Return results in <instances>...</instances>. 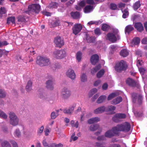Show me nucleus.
I'll return each mask as SVG.
<instances>
[{"instance_id":"obj_28","label":"nucleus","mask_w":147,"mask_h":147,"mask_svg":"<svg viewBox=\"0 0 147 147\" xmlns=\"http://www.w3.org/2000/svg\"><path fill=\"white\" fill-rule=\"evenodd\" d=\"M1 145L2 147H11L10 143L6 141H4L2 142Z\"/></svg>"},{"instance_id":"obj_41","label":"nucleus","mask_w":147,"mask_h":147,"mask_svg":"<svg viewBox=\"0 0 147 147\" xmlns=\"http://www.w3.org/2000/svg\"><path fill=\"white\" fill-rule=\"evenodd\" d=\"M6 94L5 91L0 89V98H3L6 96Z\"/></svg>"},{"instance_id":"obj_7","label":"nucleus","mask_w":147,"mask_h":147,"mask_svg":"<svg viewBox=\"0 0 147 147\" xmlns=\"http://www.w3.org/2000/svg\"><path fill=\"white\" fill-rule=\"evenodd\" d=\"M66 52L64 50H56L53 52L54 57L58 59H61L66 56Z\"/></svg>"},{"instance_id":"obj_16","label":"nucleus","mask_w":147,"mask_h":147,"mask_svg":"<svg viewBox=\"0 0 147 147\" xmlns=\"http://www.w3.org/2000/svg\"><path fill=\"white\" fill-rule=\"evenodd\" d=\"M38 97L43 100H47L48 98V96L46 93L44 92H41L39 93Z\"/></svg>"},{"instance_id":"obj_12","label":"nucleus","mask_w":147,"mask_h":147,"mask_svg":"<svg viewBox=\"0 0 147 147\" xmlns=\"http://www.w3.org/2000/svg\"><path fill=\"white\" fill-rule=\"evenodd\" d=\"M82 28V26L80 24H75L72 28L73 34L76 35L81 31Z\"/></svg>"},{"instance_id":"obj_46","label":"nucleus","mask_w":147,"mask_h":147,"mask_svg":"<svg viewBox=\"0 0 147 147\" xmlns=\"http://www.w3.org/2000/svg\"><path fill=\"white\" fill-rule=\"evenodd\" d=\"M110 8L112 10H115L117 9V6L115 3H112L110 4Z\"/></svg>"},{"instance_id":"obj_14","label":"nucleus","mask_w":147,"mask_h":147,"mask_svg":"<svg viewBox=\"0 0 147 147\" xmlns=\"http://www.w3.org/2000/svg\"><path fill=\"white\" fill-rule=\"evenodd\" d=\"M90 60L91 63L95 65L99 61V56L97 54H94L91 56Z\"/></svg>"},{"instance_id":"obj_59","label":"nucleus","mask_w":147,"mask_h":147,"mask_svg":"<svg viewBox=\"0 0 147 147\" xmlns=\"http://www.w3.org/2000/svg\"><path fill=\"white\" fill-rule=\"evenodd\" d=\"M108 87V85L107 83H105L104 84L102 87V89L104 90H106Z\"/></svg>"},{"instance_id":"obj_55","label":"nucleus","mask_w":147,"mask_h":147,"mask_svg":"<svg viewBox=\"0 0 147 147\" xmlns=\"http://www.w3.org/2000/svg\"><path fill=\"white\" fill-rule=\"evenodd\" d=\"M97 130H98V131L94 133V134L96 136H98L100 134L102 131V128L100 127Z\"/></svg>"},{"instance_id":"obj_21","label":"nucleus","mask_w":147,"mask_h":147,"mask_svg":"<svg viewBox=\"0 0 147 147\" xmlns=\"http://www.w3.org/2000/svg\"><path fill=\"white\" fill-rule=\"evenodd\" d=\"M100 126L98 124H92L89 127V130L92 131H94L99 128Z\"/></svg>"},{"instance_id":"obj_48","label":"nucleus","mask_w":147,"mask_h":147,"mask_svg":"<svg viewBox=\"0 0 147 147\" xmlns=\"http://www.w3.org/2000/svg\"><path fill=\"white\" fill-rule=\"evenodd\" d=\"M67 77L72 80H74L76 78L75 74H66Z\"/></svg>"},{"instance_id":"obj_1","label":"nucleus","mask_w":147,"mask_h":147,"mask_svg":"<svg viewBox=\"0 0 147 147\" xmlns=\"http://www.w3.org/2000/svg\"><path fill=\"white\" fill-rule=\"evenodd\" d=\"M36 63L40 66H48L50 64L49 59L44 56H38L37 57Z\"/></svg>"},{"instance_id":"obj_32","label":"nucleus","mask_w":147,"mask_h":147,"mask_svg":"<svg viewBox=\"0 0 147 147\" xmlns=\"http://www.w3.org/2000/svg\"><path fill=\"white\" fill-rule=\"evenodd\" d=\"M106 97L105 96H100L97 100V102L100 103L102 102L106 98Z\"/></svg>"},{"instance_id":"obj_23","label":"nucleus","mask_w":147,"mask_h":147,"mask_svg":"<svg viewBox=\"0 0 147 147\" xmlns=\"http://www.w3.org/2000/svg\"><path fill=\"white\" fill-rule=\"evenodd\" d=\"M134 29V28L131 25H129L127 26L125 28V33L126 34H128Z\"/></svg>"},{"instance_id":"obj_31","label":"nucleus","mask_w":147,"mask_h":147,"mask_svg":"<svg viewBox=\"0 0 147 147\" xmlns=\"http://www.w3.org/2000/svg\"><path fill=\"white\" fill-rule=\"evenodd\" d=\"M101 68L100 64H99L93 69L92 71V72L93 73H96Z\"/></svg>"},{"instance_id":"obj_9","label":"nucleus","mask_w":147,"mask_h":147,"mask_svg":"<svg viewBox=\"0 0 147 147\" xmlns=\"http://www.w3.org/2000/svg\"><path fill=\"white\" fill-rule=\"evenodd\" d=\"M118 132L117 129L115 127H113L111 129H110L107 131L105 134V136L106 137L111 138L114 136L115 134H117Z\"/></svg>"},{"instance_id":"obj_54","label":"nucleus","mask_w":147,"mask_h":147,"mask_svg":"<svg viewBox=\"0 0 147 147\" xmlns=\"http://www.w3.org/2000/svg\"><path fill=\"white\" fill-rule=\"evenodd\" d=\"M60 21L59 20H56L54 22V26H59L60 25Z\"/></svg>"},{"instance_id":"obj_3","label":"nucleus","mask_w":147,"mask_h":147,"mask_svg":"<svg viewBox=\"0 0 147 147\" xmlns=\"http://www.w3.org/2000/svg\"><path fill=\"white\" fill-rule=\"evenodd\" d=\"M119 31L117 29H114L113 32L109 33L107 35L108 39L112 42H115L120 39V36L118 34Z\"/></svg>"},{"instance_id":"obj_36","label":"nucleus","mask_w":147,"mask_h":147,"mask_svg":"<svg viewBox=\"0 0 147 147\" xmlns=\"http://www.w3.org/2000/svg\"><path fill=\"white\" fill-rule=\"evenodd\" d=\"M15 18L14 17H9L8 18L7 20V23L9 24L10 22L12 23L13 24L15 23Z\"/></svg>"},{"instance_id":"obj_44","label":"nucleus","mask_w":147,"mask_h":147,"mask_svg":"<svg viewBox=\"0 0 147 147\" xmlns=\"http://www.w3.org/2000/svg\"><path fill=\"white\" fill-rule=\"evenodd\" d=\"M14 135L18 137H20L21 135V132L18 129H16L14 132Z\"/></svg>"},{"instance_id":"obj_63","label":"nucleus","mask_w":147,"mask_h":147,"mask_svg":"<svg viewBox=\"0 0 147 147\" xmlns=\"http://www.w3.org/2000/svg\"><path fill=\"white\" fill-rule=\"evenodd\" d=\"M44 129V127L43 126H41L39 128L38 131V133L41 134L42 133Z\"/></svg>"},{"instance_id":"obj_6","label":"nucleus","mask_w":147,"mask_h":147,"mask_svg":"<svg viewBox=\"0 0 147 147\" xmlns=\"http://www.w3.org/2000/svg\"><path fill=\"white\" fill-rule=\"evenodd\" d=\"M40 6L38 4H32L28 6V10L25 12L28 13L29 14L33 12L38 13L40 10Z\"/></svg>"},{"instance_id":"obj_20","label":"nucleus","mask_w":147,"mask_h":147,"mask_svg":"<svg viewBox=\"0 0 147 147\" xmlns=\"http://www.w3.org/2000/svg\"><path fill=\"white\" fill-rule=\"evenodd\" d=\"M134 27L139 32H141L143 30V27L142 24L140 23H136L135 24Z\"/></svg>"},{"instance_id":"obj_38","label":"nucleus","mask_w":147,"mask_h":147,"mask_svg":"<svg viewBox=\"0 0 147 147\" xmlns=\"http://www.w3.org/2000/svg\"><path fill=\"white\" fill-rule=\"evenodd\" d=\"M82 54L80 51H79L76 53V59L78 62H80L81 59Z\"/></svg>"},{"instance_id":"obj_13","label":"nucleus","mask_w":147,"mask_h":147,"mask_svg":"<svg viewBox=\"0 0 147 147\" xmlns=\"http://www.w3.org/2000/svg\"><path fill=\"white\" fill-rule=\"evenodd\" d=\"M133 101L135 102L136 100L138 101L139 103H140L142 102V96L139 94H138L135 93H133L132 95Z\"/></svg>"},{"instance_id":"obj_57","label":"nucleus","mask_w":147,"mask_h":147,"mask_svg":"<svg viewBox=\"0 0 147 147\" xmlns=\"http://www.w3.org/2000/svg\"><path fill=\"white\" fill-rule=\"evenodd\" d=\"M93 38L92 37H87L86 40L88 42L90 43L93 42Z\"/></svg>"},{"instance_id":"obj_5","label":"nucleus","mask_w":147,"mask_h":147,"mask_svg":"<svg viewBox=\"0 0 147 147\" xmlns=\"http://www.w3.org/2000/svg\"><path fill=\"white\" fill-rule=\"evenodd\" d=\"M9 123L13 126H16L18 124L19 119L16 114L13 112H10L9 113Z\"/></svg>"},{"instance_id":"obj_53","label":"nucleus","mask_w":147,"mask_h":147,"mask_svg":"<svg viewBox=\"0 0 147 147\" xmlns=\"http://www.w3.org/2000/svg\"><path fill=\"white\" fill-rule=\"evenodd\" d=\"M42 13L43 15L47 16H50L51 15V13L45 10H44L42 11Z\"/></svg>"},{"instance_id":"obj_56","label":"nucleus","mask_w":147,"mask_h":147,"mask_svg":"<svg viewBox=\"0 0 147 147\" xmlns=\"http://www.w3.org/2000/svg\"><path fill=\"white\" fill-rule=\"evenodd\" d=\"M112 119L113 121L115 122L118 123L119 121V118L115 116V114L112 118Z\"/></svg>"},{"instance_id":"obj_35","label":"nucleus","mask_w":147,"mask_h":147,"mask_svg":"<svg viewBox=\"0 0 147 147\" xmlns=\"http://www.w3.org/2000/svg\"><path fill=\"white\" fill-rule=\"evenodd\" d=\"M0 117L4 119H6L7 118V116L3 111L0 110Z\"/></svg>"},{"instance_id":"obj_8","label":"nucleus","mask_w":147,"mask_h":147,"mask_svg":"<svg viewBox=\"0 0 147 147\" xmlns=\"http://www.w3.org/2000/svg\"><path fill=\"white\" fill-rule=\"evenodd\" d=\"M71 94V91L67 88H64L61 92L60 96L63 99H67L70 96Z\"/></svg>"},{"instance_id":"obj_52","label":"nucleus","mask_w":147,"mask_h":147,"mask_svg":"<svg viewBox=\"0 0 147 147\" xmlns=\"http://www.w3.org/2000/svg\"><path fill=\"white\" fill-rule=\"evenodd\" d=\"M94 33L95 34L97 35H100L101 34L100 30L99 28H96L94 30Z\"/></svg>"},{"instance_id":"obj_2","label":"nucleus","mask_w":147,"mask_h":147,"mask_svg":"<svg viewBox=\"0 0 147 147\" xmlns=\"http://www.w3.org/2000/svg\"><path fill=\"white\" fill-rule=\"evenodd\" d=\"M115 127L118 133V131L127 132L130 130L131 125L129 123L125 122L122 124L117 125Z\"/></svg>"},{"instance_id":"obj_43","label":"nucleus","mask_w":147,"mask_h":147,"mask_svg":"<svg viewBox=\"0 0 147 147\" xmlns=\"http://www.w3.org/2000/svg\"><path fill=\"white\" fill-rule=\"evenodd\" d=\"M59 115L58 113H56L55 112H53L51 113V117L52 119H55Z\"/></svg>"},{"instance_id":"obj_51","label":"nucleus","mask_w":147,"mask_h":147,"mask_svg":"<svg viewBox=\"0 0 147 147\" xmlns=\"http://www.w3.org/2000/svg\"><path fill=\"white\" fill-rule=\"evenodd\" d=\"M10 142L12 145L13 147H18L16 142L13 140H11Z\"/></svg>"},{"instance_id":"obj_27","label":"nucleus","mask_w":147,"mask_h":147,"mask_svg":"<svg viewBox=\"0 0 147 147\" xmlns=\"http://www.w3.org/2000/svg\"><path fill=\"white\" fill-rule=\"evenodd\" d=\"M58 4L55 2H51L48 6V7L50 9L56 8L58 6Z\"/></svg>"},{"instance_id":"obj_45","label":"nucleus","mask_w":147,"mask_h":147,"mask_svg":"<svg viewBox=\"0 0 147 147\" xmlns=\"http://www.w3.org/2000/svg\"><path fill=\"white\" fill-rule=\"evenodd\" d=\"M97 92V90L96 88L92 89L89 93V96L91 97L94 94Z\"/></svg>"},{"instance_id":"obj_42","label":"nucleus","mask_w":147,"mask_h":147,"mask_svg":"<svg viewBox=\"0 0 147 147\" xmlns=\"http://www.w3.org/2000/svg\"><path fill=\"white\" fill-rule=\"evenodd\" d=\"M140 39L138 38L137 37L133 39L132 42L135 45H137L140 43Z\"/></svg>"},{"instance_id":"obj_29","label":"nucleus","mask_w":147,"mask_h":147,"mask_svg":"<svg viewBox=\"0 0 147 147\" xmlns=\"http://www.w3.org/2000/svg\"><path fill=\"white\" fill-rule=\"evenodd\" d=\"M74 109V108L72 107L69 109H64L63 110V112L65 114H69L71 113Z\"/></svg>"},{"instance_id":"obj_39","label":"nucleus","mask_w":147,"mask_h":147,"mask_svg":"<svg viewBox=\"0 0 147 147\" xmlns=\"http://www.w3.org/2000/svg\"><path fill=\"white\" fill-rule=\"evenodd\" d=\"M109 28V26L107 24H103L102 26V29L104 31H107Z\"/></svg>"},{"instance_id":"obj_19","label":"nucleus","mask_w":147,"mask_h":147,"mask_svg":"<svg viewBox=\"0 0 147 147\" xmlns=\"http://www.w3.org/2000/svg\"><path fill=\"white\" fill-rule=\"evenodd\" d=\"M71 17L74 19H77L80 18V14L78 11L72 12L70 13Z\"/></svg>"},{"instance_id":"obj_30","label":"nucleus","mask_w":147,"mask_h":147,"mask_svg":"<svg viewBox=\"0 0 147 147\" xmlns=\"http://www.w3.org/2000/svg\"><path fill=\"white\" fill-rule=\"evenodd\" d=\"M122 12L123 13L122 17L123 18H126L129 15V13L127 9H125L124 10H122Z\"/></svg>"},{"instance_id":"obj_17","label":"nucleus","mask_w":147,"mask_h":147,"mask_svg":"<svg viewBox=\"0 0 147 147\" xmlns=\"http://www.w3.org/2000/svg\"><path fill=\"white\" fill-rule=\"evenodd\" d=\"M32 82L30 80H29L27 84L26 90V91L28 92H30L32 90Z\"/></svg>"},{"instance_id":"obj_64","label":"nucleus","mask_w":147,"mask_h":147,"mask_svg":"<svg viewBox=\"0 0 147 147\" xmlns=\"http://www.w3.org/2000/svg\"><path fill=\"white\" fill-rule=\"evenodd\" d=\"M85 2L84 1H81L79 3V5L81 7H83L85 6Z\"/></svg>"},{"instance_id":"obj_25","label":"nucleus","mask_w":147,"mask_h":147,"mask_svg":"<svg viewBox=\"0 0 147 147\" xmlns=\"http://www.w3.org/2000/svg\"><path fill=\"white\" fill-rule=\"evenodd\" d=\"M121 56L123 57H127L129 54V52L125 49H122L120 53Z\"/></svg>"},{"instance_id":"obj_40","label":"nucleus","mask_w":147,"mask_h":147,"mask_svg":"<svg viewBox=\"0 0 147 147\" xmlns=\"http://www.w3.org/2000/svg\"><path fill=\"white\" fill-rule=\"evenodd\" d=\"M140 1H138L136 2L134 4L133 7L134 10H137L140 6Z\"/></svg>"},{"instance_id":"obj_49","label":"nucleus","mask_w":147,"mask_h":147,"mask_svg":"<svg viewBox=\"0 0 147 147\" xmlns=\"http://www.w3.org/2000/svg\"><path fill=\"white\" fill-rule=\"evenodd\" d=\"M105 137V135H101L98 136L97 139L98 140L101 141V140H105L106 139Z\"/></svg>"},{"instance_id":"obj_10","label":"nucleus","mask_w":147,"mask_h":147,"mask_svg":"<svg viewBox=\"0 0 147 147\" xmlns=\"http://www.w3.org/2000/svg\"><path fill=\"white\" fill-rule=\"evenodd\" d=\"M54 82L55 80L53 78L51 77H49L48 79L45 83L46 87L49 90H53Z\"/></svg>"},{"instance_id":"obj_33","label":"nucleus","mask_w":147,"mask_h":147,"mask_svg":"<svg viewBox=\"0 0 147 147\" xmlns=\"http://www.w3.org/2000/svg\"><path fill=\"white\" fill-rule=\"evenodd\" d=\"M81 81L82 82H85L87 81V78L86 74H82L80 77Z\"/></svg>"},{"instance_id":"obj_47","label":"nucleus","mask_w":147,"mask_h":147,"mask_svg":"<svg viewBox=\"0 0 147 147\" xmlns=\"http://www.w3.org/2000/svg\"><path fill=\"white\" fill-rule=\"evenodd\" d=\"M116 96V94L115 93H113L110 94L109 95L107 98V100H111L113 98H114Z\"/></svg>"},{"instance_id":"obj_11","label":"nucleus","mask_w":147,"mask_h":147,"mask_svg":"<svg viewBox=\"0 0 147 147\" xmlns=\"http://www.w3.org/2000/svg\"><path fill=\"white\" fill-rule=\"evenodd\" d=\"M54 42L56 47L59 48L64 45L63 39L59 36H57L55 38Z\"/></svg>"},{"instance_id":"obj_4","label":"nucleus","mask_w":147,"mask_h":147,"mask_svg":"<svg viewBox=\"0 0 147 147\" xmlns=\"http://www.w3.org/2000/svg\"><path fill=\"white\" fill-rule=\"evenodd\" d=\"M127 67V66L126 62L123 60H121L116 64L115 68L116 71L120 73L122 71L125 70Z\"/></svg>"},{"instance_id":"obj_24","label":"nucleus","mask_w":147,"mask_h":147,"mask_svg":"<svg viewBox=\"0 0 147 147\" xmlns=\"http://www.w3.org/2000/svg\"><path fill=\"white\" fill-rule=\"evenodd\" d=\"M122 98L121 97H117L115 99L113 100L111 102L112 104L116 105L122 101Z\"/></svg>"},{"instance_id":"obj_61","label":"nucleus","mask_w":147,"mask_h":147,"mask_svg":"<svg viewBox=\"0 0 147 147\" xmlns=\"http://www.w3.org/2000/svg\"><path fill=\"white\" fill-rule=\"evenodd\" d=\"M101 83V81L99 80H98L96 81L94 84V85L95 86H98L99 84Z\"/></svg>"},{"instance_id":"obj_22","label":"nucleus","mask_w":147,"mask_h":147,"mask_svg":"<svg viewBox=\"0 0 147 147\" xmlns=\"http://www.w3.org/2000/svg\"><path fill=\"white\" fill-rule=\"evenodd\" d=\"M126 82L127 84L131 86L134 87L136 86V84L135 81L130 78L127 79Z\"/></svg>"},{"instance_id":"obj_58","label":"nucleus","mask_w":147,"mask_h":147,"mask_svg":"<svg viewBox=\"0 0 147 147\" xmlns=\"http://www.w3.org/2000/svg\"><path fill=\"white\" fill-rule=\"evenodd\" d=\"M109 147H121V145L119 144H114L110 145Z\"/></svg>"},{"instance_id":"obj_37","label":"nucleus","mask_w":147,"mask_h":147,"mask_svg":"<svg viewBox=\"0 0 147 147\" xmlns=\"http://www.w3.org/2000/svg\"><path fill=\"white\" fill-rule=\"evenodd\" d=\"M115 116L119 119H124L126 117V115L123 113H117L115 114Z\"/></svg>"},{"instance_id":"obj_60","label":"nucleus","mask_w":147,"mask_h":147,"mask_svg":"<svg viewBox=\"0 0 147 147\" xmlns=\"http://www.w3.org/2000/svg\"><path fill=\"white\" fill-rule=\"evenodd\" d=\"M18 21L23 22L25 21V19L24 17L22 16H21L19 17Z\"/></svg>"},{"instance_id":"obj_18","label":"nucleus","mask_w":147,"mask_h":147,"mask_svg":"<svg viewBox=\"0 0 147 147\" xmlns=\"http://www.w3.org/2000/svg\"><path fill=\"white\" fill-rule=\"evenodd\" d=\"M100 119L97 117H93L89 119L87 121L89 124H93L100 121Z\"/></svg>"},{"instance_id":"obj_26","label":"nucleus","mask_w":147,"mask_h":147,"mask_svg":"<svg viewBox=\"0 0 147 147\" xmlns=\"http://www.w3.org/2000/svg\"><path fill=\"white\" fill-rule=\"evenodd\" d=\"M93 9V6L88 5L86 6L84 9V11L85 13H88L92 11Z\"/></svg>"},{"instance_id":"obj_62","label":"nucleus","mask_w":147,"mask_h":147,"mask_svg":"<svg viewBox=\"0 0 147 147\" xmlns=\"http://www.w3.org/2000/svg\"><path fill=\"white\" fill-rule=\"evenodd\" d=\"M141 42L142 43L144 44H147V38H143Z\"/></svg>"},{"instance_id":"obj_15","label":"nucleus","mask_w":147,"mask_h":147,"mask_svg":"<svg viewBox=\"0 0 147 147\" xmlns=\"http://www.w3.org/2000/svg\"><path fill=\"white\" fill-rule=\"evenodd\" d=\"M106 110V108L104 106L99 107L94 111V113L95 114L101 113L104 112Z\"/></svg>"},{"instance_id":"obj_50","label":"nucleus","mask_w":147,"mask_h":147,"mask_svg":"<svg viewBox=\"0 0 147 147\" xmlns=\"http://www.w3.org/2000/svg\"><path fill=\"white\" fill-rule=\"evenodd\" d=\"M6 12V10L4 7H1L0 9V14H5Z\"/></svg>"},{"instance_id":"obj_34","label":"nucleus","mask_w":147,"mask_h":147,"mask_svg":"<svg viewBox=\"0 0 147 147\" xmlns=\"http://www.w3.org/2000/svg\"><path fill=\"white\" fill-rule=\"evenodd\" d=\"M115 109L116 107L115 106L112 105H110L106 108L105 111H113L115 110Z\"/></svg>"}]
</instances>
